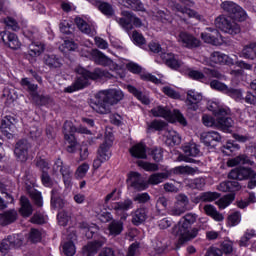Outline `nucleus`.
<instances>
[{"label": "nucleus", "mask_w": 256, "mask_h": 256, "mask_svg": "<svg viewBox=\"0 0 256 256\" xmlns=\"http://www.w3.org/2000/svg\"><path fill=\"white\" fill-rule=\"evenodd\" d=\"M124 97L123 91L117 89L102 90L96 94V102L91 103V108L100 115H109L111 106L117 105Z\"/></svg>", "instance_id": "1"}, {"label": "nucleus", "mask_w": 256, "mask_h": 256, "mask_svg": "<svg viewBox=\"0 0 256 256\" xmlns=\"http://www.w3.org/2000/svg\"><path fill=\"white\" fill-rule=\"evenodd\" d=\"M197 221V215L193 213H187L172 229V233L179 237L178 245H184L188 241L195 239L199 235V228H191Z\"/></svg>", "instance_id": "2"}, {"label": "nucleus", "mask_w": 256, "mask_h": 256, "mask_svg": "<svg viewBox=\"0 0 256 256\" xmlns=\"http://www.w3.org/2000/svg\"><path fill=\"white\" fill-rule=\"evenodd\" d=\"M77 78L73 86L66 88L67 93H73V91H79V89H83L89 85V79L92 81H97V79H111L113 75L105 70H101L100 68H96L93 72L88 71L83 67L76 68Z\"/></svg>", "instance_id": "3"}, {"label": "nucleus", "mask_w": 256, "mask_h": 256, "mask_svg": "<svg viewBox=\"0 0 256 256\" xmlns=\"http://www.w3.org/2000/svg\"><path fill=\"white\" fill-rule=\"evenodd\" d=\"M199 172V168H193L191 166H177L170 170V172H161L154 173L149 176L148 183L149 185H159V183H163L165 179H169L171 177V173L173 175H195V173Z\"/></svg>", "instance_id": "4"}, {"label": "nucleus", "mask_w": 256, "mask_h": 256, "mask_svg": "<svg viewBox=\"0 0 256 256\" xmlns=\"http://www.w3.org/2000/svg\"><path fill=\"white\" fill-rule=\"evenodd\" d=\"M228 178L233 179L234 181H247V179H250L247 185L248 189H255L256 187V173L251 168H234L229 172Z\"/></svg>", "instance_id": "5"}, {"label": "nucleus", "mask_w": 256, "mask_h": 256, "mask_svg": "<svg viewBox=\"0 0 256 256\" xmlns=\"http://www.w3.org/2000/svg\"><path fill=\"white\" fill-rule=\"evenodd\" d=\"M214 25L223 33H227L228 35H239L241 33V26L235 22V19L220 15L214 20Z\"/></svg>", "instance_id": "6"}, {"label": "nucleus", "mask_w": 256, "mask_h": 256, "mask_svg": "<svg viewBox=\"0 0 256 256\" xmlns=\"http://www.w3.org/2000/svg\"><path fill=\"white\" fill-rule=\"evenodd\" d=\"M77 131V128L74 127L73 122L66 121L63 125V133L65 141H68L67 151L68 153H75L79 149V144L73 135Z\"/></svg>", "instance_id": "7"}, {"label": "nucleus", "mask_w": 256, "mask_h": 256, "mask_svg": "<svg viewBox=\"0 0 256 256\" xmlns=\"http://www.w3.org/2000/svg\"><path fill=\"white\" fill-rule=\"evenodd\" d=\"M223 11L228 13V17L235 21H245L247 19V13L239 5L231 1H226L221 4Z\"/></svg>", "instance_id": "8"}, {"label": "nucleus", "mask_w": 256, "mask_h": 256, "mask_svg": "<svg viewBox=\"0 0 256 256\" xmlns=\"http://www.w3.org/2000/svg\"><path fill=\"white\" fill-rule=\"evenodd\" d=\"M121 15L122 17L116 18V21L125 31H131L133 25H135V27H141L143 25L141 19L134 16L132 12L122 11Z\"/></svg>", "instance_id": "9"}, {"label": "nucleus", "mask_w": 256, "mask_h": 256, "mask_svg": "<svg viewBox=\"0 0 256 256\" xmlns=\"http://www.w3.org/2000/svg\"><path fill=\"white\" fill-rule=\"evenodd\" d=\"M92 57L96 65H102V67H109L110 71H118L119 65L113 62L111 58L107 57L103 52L95 49L92 50Z\"/></svg>", "instance_id": "10"}, {"label": "nucleus", "mask_w": 256, "mask_h": 256, "mask_svg": "<svg viewBox=\"0 0 256 256\" xmlns=\"http://www.w3.org/2000/svg\"><path fill=\"white\" fill-rule=\"evenodd\" d=\"M178 41L186 49H198V47H201V40L188 32H180Z\"/></svg>", "instance_id": "11"}, {"label": "nucleus", "mask_w": 256, "mask_h": 256, "mask_svg": "<svg viewBox=\"0 0 256 256\" xmlns=\"http://www.w3.org/2000/svg\"><path fill=\"white\" fill-rule=\"evenodd\" d=\"M29 149H31V144L27 140H19L14 148V155L22 163H25L29 157Z\"/></svg>", "instance_id": "12"}, {"label": "nucleus", "mask_w": 256, "mask_h": 256, "mask_svg": "<svg viewBox=\"0 0 256 256\" xmlns=\"http://www.w3.org/2000/svg\"><path fill=\"white\" fill-rule=\"evenodd\" d=\"M228 111L225 108H219L218 110H214V114L217 117L216 125L220 127V129H229V127H233V119L227 117Z\"/></svg>", "instance_id": "13"}, {"label": "nucleus", "mask_w": 256, "mask_h": 256, "mask_svg": "<svg viewBox=\"0 0 256 256\" xmlns=\"http://www.w3.org/2000/svg\"><path fill=\"white\" fill-rule=\"evenodd\" d=\"M201 101H203V95L201 93L195 92L194 90L187 92L186 107L188 111H197Z\"/></svg>", "instance_id": "14"}, {"label": "nucleus", "mask_w": 256, "mask_h": 256, "mask_svg": "<svg viewBox=\"0 0 256 256\" xmlns=\"http://www.w3.org/2000/svg\"><path fill=\"white\" fill-rule=\"evenodd\" d=\"M201 39L204 43H209L210 45H221V33L215 28H206V32L201 34Z\"/></svg>", "instance_id": "15"}, {"label": "nucleus", "mask_w": 256, "mask_h": 256, "mask_svg": "<svg viewBox=\"0 0 256 256\" xmlns=\"http://www.w3.org/2000/svg\"><path fill=\"white\" fill-rule=\"evenodd\" d=\"M0 37L3 43L7 45V47H9L10 49H21V42L19 41L17 34L4 31L0 33Z\"/></svg>", "instance_id": "16"}, {"label": "nucleus", "mask_w": 256, "mask_h": 256, "mask_svg": "<svg viewBox=\"0 0 256 256\" xmlns=\"http://www.w3.org/2000/svg\"><path fill=\"white\" fill-rule=\"evenodd\" d=\"M126 182L128 187H132V189H136V191H143L146 188L145 181L138 172H130Z\"/></svg>", "instance_id": "17"}, {"label": "nucleus", "mask_w": 256, "mask_h": 256, "mask_svg": "<svg viewBox=\"0 0 256 256\" xmlns=\"http://www.w3.org/2000/svg\"><path fill=\"white\" fill-rule=\"evenodd\" d=\"M183 151L186 156H179V161L195 163V159L189 157H197V155H199V148L197 147V144H187L183 146Z\"/></svg>", "instance_id": "18"}, {"label": "nucleus", "mask_w": 256, "mask_h": 256, "mask_svg": "<svg viewBox=\"0 0 256 256\" xmlns=\"http://www.w3.org/2000/svg\"><path fill=\"white\" fill-rule=\"evenodd\" d=\"M42 61L48 69H61L63 67V58L55 54H45Z\"/></svg>", "instance_id": "19"}, {"label": "nucleus", "mask_w": 256, "mask_h": 256, "mask_svg": "<svg viewBox=\"0 0 256 256\" xmlns=\"http://www.w3.org/2000/svg\"><path fill=\"white\" fill-rule=\"evenodd\" d=\"M201 141L206 147H215L217 143H221V135L218 132H204L201 134Z\"/></svg>", "instance_id": "20"}, {"label": "nucleus", "mask_w": 256, "mask_h": 256, "mask_svg": "<svg viewBox=\"0 0 256 256\" xmlns=\"http://www.w3.org/2000/svg\"><path fill=\"white\" fill-rule=\"evenodd\" d=\"M15 123H17V120L13 116H6L2 120L0 129L6 137H11L15 132Z\"/></svg>", "instance_id": "21"}, {"label": "nucleus", "mask_w": 256, "mask_h": 256, "mask_svg": "<svg viewBox=\"0 0 256 256\" xmlns=\"http://www.w3.org/2000/svg\"><path fill=\"white\" fill-rule=\"evenodd\" d=\"M161 59L170 69H179L183 63L173 53H162Z\"/></svg>", "instance_id": "22"}, {"label": "nucleus", "mask_w": 256, "mask_h": 256, "mask_svg": "<svg viewBox=\"0 0 256 256\" xmlns=\"http://www.w3.org/2000/svg\"><path fill=\"white\" fill-rule=\"evenodd\" d=\"M210 61L216 65H233V60L221 52L212 53Z\"/></svg>", "instance_id": "23"}, {"label": "nucleus", "mask_w": 256, "mask_h": 256, "mask_svg": "<svg viewBox=\"0 0 256 256\" xmlns=\"http://www.w3.org/2000/svg\"><path fill=\"white\" fill-rule=\"evenodd\" d=\"M235 165H250L253 167L255 162L245 154H241L235 158L228 160L229 167H235Z\"/></svg>", "instance_id": "24"}, {"label": "nucleus", "mask_w": 256, "mask_h": 256, "mask_svg": "<svg viewBox=\"0 0 256 256\" xmlns=\"http://www.w3.org/2000/svg\"><path fill=\"white\" fill-rule=\"evenodd\" d=\"M55 167H60V173L64 179V184L66 186L71 185V168L69 166L63 165V161H61V159H58L55 162Z\"/></svg>", "instance_id": "25"}, {"label": "nucleus", "mask_w": 256, "mask_h": 256, "mask_svg": "<svg viewBox=\"0 0 256 256\" xmlns=\"http://www.w3.org/2000/svg\"><path fill=\"white\" fill-rule=\"evenodd\" d=\"M104 243L105 242L102 240L88 243L86 246L83 247L84 255H86V256L95 255V253H97L99 251V249H101V247H103Z\"/></svg>", "instance_id": "26"}, {"label": "nucleus", "mask_w": 256, "mask_h": 256, "mask_svg": "<svg viewBox=\"0 0 256 256\" xmlns=\"http://www.w3.org/2000/svg\"><path fill=\"white\" fill-rule=\"evenodd\" d=\"M109 147H111V141L105 140L98 148L97 156L100 157L102 161H109V159H111Z\"/></svg>", "instance_id": "27"}, {"label": "nucleus", "mask_w": 256, "mask_h": 256, "mask_svg": "<svg viewBox=\"0 0 256 256\" xmlns=\"http://www.w3.org/2000/svg\"><path fill=\"white\" fill-rule=\"evenodd\" d=\"M173 11L175 13H181V15H184V17H195L196 19H199V14L195 12V10H191L187 7H183L181 4L176 3L172 6Z\"/></svg>", "instance_id": "28"}, {"label": "nucleus", "mask_w": 256, "mask_h": 256, "mask_svg": "<svg viewBox=\"0 0 256 256\" xmlns=\"http://www.w3.org/2000/svg\"><path fill=\"white\" fill-rule=\"evenodd\" d=\"M147 219V209L138 208L136 211L132 213V223L133 225H141V223H145Z\"/></svg>", "instance_id": "29"}, {"label": "nucleus", "mask_w": 256, "mask_h": 256, "mask_svg": "<svg viewBox=\"0 0 256 256\" xmlns=\"http://www.w3.org/2000/svg\"><path fill=\"white\" fill-rule=\"evenodd\" d=\"M32 101L36 105L43 106V105H53V98L49 95H40L37 92L32 93Z\"/></svg>", "instance_id": "30"}, {"label": "nucleus", "mask_w": 256, "mask_h": 256, "mask_svg": "<svg viewBox=\"0 0 256 256\" xmlns=\"http://www.w3.org/2000/svg\"><path fill=\"white\" fill-rule=\"evenodd\" d=\"M45 52V44L41 42H32L29 45L28 55L30 57H39V55Z\"/></svg>", "instance_id": "31"}, {"label": "nucleus", "mask_w": 256, "mask_h": 256, "mask_svg": "<svg viewBox=\"0 0 256 256\" xmlns=\"http://www.w3.org/2000/svg\"><path fill=\"white\" fill-rule=\"evenodd\" d=\"M20 213L23 215V217H29L33 213V206H31V203L29 202V199L25 196H22L20 198Z\"/></svg>", "instance_id": "32"}, {"label": "nucleus", "mask_w": 256, "mask_h": 256, "mask_svg": "<svg viewBox=\"0 0 256 256\" xmlns=\"http://www.w3.org/2000/svg\"><path fill=\"white\" fill-rule=\"evenodd\" d=\"M15 221H17V212L15 210L6 211L1 214V225H11V223H15Z\"/></svg>", "instance_id": "33"}, {"label": "nucleus", "mask_w": 256, "mask_h": 256, "mask_svg": "<svg viewBox=\"0 0 256 256\" xmlns=\"http://www.w3.org/2000/svg\"><path fill=\"white\" fill-rule=\"evenodd\" d=\"M130 153L132 157H136L137 159H147V150L145 149V145L136 144L130 149Z\"/></svg>", "instance_id": "34"}, {"label": "nucleus", "mask_w": 256, "mask_h": 256, "mask_svg": "<svg viewBox=\"0 0 256 256\" xmlns=\"http://www.w3.org/2000/svg\"><path fill=\"white\" fill-rule=\"evenodd\" d=\"M108 229L110 235H112L113 237H117V235H121V233L123 232V222L119 220H113L109 224Z\"/></svg>", "instance_id": "35"}, {"label": "nucleus", "mask_w": 256, "mask_h": 256, "mask_svg": "<svg viewBox=\"0 0 256 256\" xmlns=\"http://www.w3.org/2000/svg\"><path fill=\"white\" fill-rule=\"evenodd\" d=\"M127 89L129 93H132L134 97H137V99L141 101V103H144V105H149L150 103L149 98L145 96L143 92H141L139 89L135 88V86L128 85Z\"/></svg>", "instance_id": "36"}, {"label": "nucleus", "mask_w": 256, "mask_h": 256, "mask_svg": "<svg viewBox=\"0 0 256 256\" xmlns=\"http://www.w3.org/2000/svg\"><path fill=\"white\" fill-rule=\"evenodd\" d=\"M244 59H255L256 57V43L245 46L240 54Z\"/></svg>", "instance_id": "37"}, {"label": "nucleus", "mask_w": 256, "mask_h": 256, "mask_svg": "<svg viewBox=\"0 0 256 256\" xmlns=\"http://www.w3.org/2000/svg\"><path fill=\"white\" fill-rule=\"evenodd\" d=\"M204 211L206 215L212 217V219H214L215 221H223L224 219L223 214L219 213L217 209H215L211 204L205 205Z\"/></svg>", "instance_id": "38"}, {"label": "nucleus", "mask_w": 256, "mask_h": 256, "mask_svg": "<svg viewBox=\"0 0 256 256\" xmlns=\"http://www.w3.org/2000/svg\"><path fill=\"white\" fill-rule=\"evenodd\" d=\"M164 135L169 145H181V136L175 130H168Z\"/></svg>", "instance_id": "39"}, {"label": "nucleus", "mask_w": 256, "mask_h": 256, "mask_svg": "<svg viewBox=\"0 0 256 256\" xmlns=\"http://www.w3.org/2000/svg\"><path fill=\"white\" fill-rule=\"evenodd\" d=\"M112 209L114 211H129V209H133V200L126 199L122 202H116L112 205Z\"/></svg>", "instance_id": "40"}, {"label": "nucleus", "mask_w": 256, "mask_h": 256, "mask_svg": "<svg viewBox=\"0 0 256 256\" xmlns=\"http://www.w3.org/2000/svg\"><path fill=\"white\" fill-rule=\"evenodd\" d=\"M0 191L3 195H5L6 202L3 200L2 197H0V210L7 209V203H13V197L7 193V189H5V186L0 183Z\"/></svg>", "instance_id": "41"}, {"label": "nucleus", "mask_w": 256, "mask_h": 256, "mask_svg": "<svg viewBox=\"0 0 256 256\" xmlns=\"http://www.w3.org/2000/svg\"><path fill=\"white\" fill-rule=\"evenodd\" d=\"M75 23L82 33H85L86 35H91V33H93L91 26H89V24H87L81 17H76Z\"/></svg>", "instance_id": "42"}, {"label": "nucleus", "mask_w": 256, "mask_h": 256, "mask_svg": "<svg viewBox=\"0 0 256 256\" xmlns=\"http://www.w3.org/2000/svg\"><path fill=\"white\" fill-rule=\"evenodd\" d=\"M233 201H235V194L230 193L222 198H220L216 204L218 205V207H220V209H225V207H229V205H231V203H233Z\"/></svg>", "instance_id": "43"}, {"label": "nucleus", "mask_w": 256, "mask_h": 256, "mask_svg": "<svg viewBox=\"0 0 256 256\" xmlns=\"http://www.w3.org/2000/svg\"><path fill=\"white\" fill-rule=\"evenodd\" d=\"M151 113L154 117H163L167 119V117H171V111L165 107L158 106L151 110Z\"/></svg>", "instance_id": "44"}, {"label": "nucleus", "mask_w": 256, "mask_h": 256, "mask_svg": "<svg viewBox=\"0 0 256 256\" xmlns=\"http://www.w3.org/2000/svg\"><path fill=\"white\" fill-rule=\"evenodd\" d=\"M186 211L187 210H185V207H182L179 205V203L175 202L174 205L168 209V214L172 215L173 217H181V215H183V213Z\"/></svg>", "instance_id": "45"}, {"label": "nucleus", "mask_w": 256, "mask_h": 256, "mask_svg": "<svg viewBox=\"0 0 256 256\" xmlns=\"http://www.w3.org/2000/svg\"><path fill=\"white\" fill-rule=\"evenodd\" d=\"M127 7L133 11H145V6L141 0H125Z\"/></svg>", "instance_id": "46"}, {"label": "nucleus", "mask_w": 256, "mask_h": 256, "mask_svg": "<svg viewBox=\"0 0 256 256\" xmlns=\"http://www.w3.org/2000/svg\"><path fill=\"white\" fill-rule=\"evenodd\" d=\"M210 87L212 89H215L216 91H220L221 93H227V90L229 89V87L223 83V82H220L219 80H212L210 82Z\"/></svg>", "instance_id": "47"}, {"label": "nucleus", "mask_w": 256, "mask_h": 256, "mask_svg": "<svg viewBox=\"0 0 256 256\" xmlns=\"http://www.w3.org/2000/svg\"><path fill=\"white\" fill-rule=\"evenodd\" d=\"M170 201L165 196H161L156 201V209L158 213H161V211H165L169 205Z\"/></svg>", "instance_id": "48"}, {"label": "nucleus", "mask_w": 256, "mask_h": 256, "mask_svg": "<svg viewBox=\"0 0 256 256\" xmlns=\"http://www.w3.org/2000/svg\"><path fill=\"white\" fill-rule=\"evenodd\" d=\"M58 224L61 225V227H66V225L71 221V216L69 213L65 211H61L57 215Z\"/></svg>", "instance_id": "49"}, {"label": "nucleus", "mask_w": 256, "mask_h": 256, "mask_svg": "<svg viewBox=\"0 0 256 256\" xmlns=\"http://www.w3.org/2000/svg\"><path fill=\"white\" fill-rule=\"evenodd\" d=\"M187 187L190 189H203L205 187V179L195 178L187 184Z\"/></svg>", "instance_id": "50"}, {"label": "nucleus", "mask_w": 256, "mask_h": 256, "mask_svg": "<svg viewBox=\"0 0 256 256\" xmlns=\"http://www.w3.org/2000/svg\"><path fill=\"white\" fill-rule=\"evenodd\" d=\"M62 251L66 256L75 255V244L72 241L65 242L62 246Z\"/></svg>", "instance_id": "51"}, {"label": "nucleus", "mask_w": 256, "mask_h": 256, "mask_svg": "<svg viewBox=\"0 0 256 256\" xmlns=\"http://www.w3.org/2000/svg\"><path fill=\"white\" fill-rule=\"evenodd\" d=\"M203 72L205 73V75H208V77H214L215 79H220V80L225 79V75H223L217 69L204 68Z\"/></svg>", "instance_id": "52"}, {"label": "nucleus", "mask_w": 256, "mask_h": 256, "mask_svg": "<svg viewBox=\"0 0 256 256\" xmlns=\"http://www.w3.org/2000/svg\"><path fill=\"white\" fill-rule=\"evenodd\" d=\"M216 199H219V194L216 192H203L201 193V200L204 203H209L211 201H215Z\"/></svg>", "instance_id": "53"}, {"label": "nucleus", "mask_w": 256, "mask_h": 256, "mask_svg": "<svg viewBox=\"0 0 256 256\" xmlns=\"http://www.w3.org/2000/svg\"><path fill=\"white\" fill-rule=\"evenodd\" d=\"M7 239L9 241L10 247L12 248L21 247V245H23V240L21 239V236H19V234L10 235Z\"/></svg>", "instance_id": "54"}, {"label": "nucleus", "mask_w": 256, "mask_h": 256, "mask_svg": "<svg viewBox=\"0 0 256 256\" xmlns=\"http://www.w3.org/2000/svg\"><path fill=\"white\" fill-rule=\"evenodd\" d=\"M175 199L178 205H181V207H184L186 211L188 210L187 207H189V197H187V195L180 193L175 197Z\"/></svg>", "instance_id": "55"}, {"label": "nucleus", "mask_w": 256, "mask_h": 256, "mask_svg": "<svg viewBox=\"0 0 256 256\" xmlns=\"http://www.w3.org/2000/svg\"><path fill=\"white\" fill-rule=\"evenodd\" d=\"M148 129H155V131H163L165 127L167 126V123L161 121V120H154L150 123H147Z\"/></svg>", "instance_id": "56"}, {"label": "nucleus", "mask_w": 256, "mask_h": 256, "mask_svg": "<svg viewBox=\"0 0 256 256\" xmlns=\"http://www.w3.org/2000/svg\"><path fill=\"white\" fill-rule=\"evenodd\" d=\"M225 95L232 97L235 101H241V99H243V93H241V90L235 88H228Z\"/></svg>", "instance_id": "57"}, {"label": "nucleus", "mask_w": 256, "mask_h": 256, "mask_svg": "<svg viewBox=\"0 0 256 256\" xmlns=\"http://www.w3.org/2000/svg\"><path fill=\"white\" fill-rule=\"evenodd\" d=\"M87 171H89V164L87 163H83L82 165H80L76 172H75V177L77 179H83V177H85V175H87Z\"/></svg>", "instance_id": "58"}, {"label": "nucleus", "mask_w": 256, "mask_h": 256, "mask_svg": "<svg viewBox=\"0 0 256 256\" xmlns=\"http://www.w3.org/2000/svg\"><path fill=\"white\" fill-rule=\"evenodd\" d=\"M3 23L6 24L8 29H12V31H19V24L17 23L16 19L12 17H6L4 18Z\"/></svg>", "instance_id": "59"}, {"label": "nucleus", "mask_w": 256, "mask_h": 256, "mask_svg": "<svg viewBox=\"0 0 256 256\" xmlns=\"http://www.w3.org/2000/svg\"><path fill=\"white\" fill-rule=\"evenodd\" d=\"M139 167H142L145 171H159V165L155 163L138 161Z\"/></svg>", "instance_id": "60"}, {"label": "nucleus", "mask_w": 256, "mask_h": 256, "mask_svg": "<svg viewBox=\"0 0 256 256\" xmlns=\"http://www.w3.org/2000/svg\"><path fill=\"white\" fill-rule=\"evenodd\" d=\"M99 9L101 11V13H103L104 15H107V17H111L113 16L114 10L113 7L107 3V2H103L99 5Z\"/></svg>", "instance_id": "61"}, {"label": "nucleus", "mask_w": 256, "mask_h": 256, "mask_svg": "<svg viewBox=\"0 0 256 256\" xmlns=\"http://www.w3.org/2000/svg\"><path fill=\"white\" fill-rule=\"evenodd\" d=\"M21 85L24 89H27V91L31 92V95L37 91V85L31 83L29 81V78H24L21 80Z\"/></svg>", "instance_id": "62"}, {"label": "nucleus", "mask_w": 256, "mask_h": 256, "mask_svg": "<svg viewBox=\"0 0 256 256\" xmlns=\"http://www.w3.org/2000/svg\"><path fill=\"white\" fill-rule=\"evenodd\" d=\"M153 17L159 19V21H167L169 14L163 10H159V8H154L152 10Z\"/></svg>", "instance_id": "63"}, {"label": "nucleus", "mask_w": 256, "mask_h": 256, "mask_svg": "<svg viewBox=\"0 0 256 256\" xmlns=\"http://www.w3.org/2000/svg\"><path fill=\"white\" fill-rule=\"evenodd\" d=\"M139 242L132 243L129 248L126 256H139Z\"/></svg>", "instance_id": "64"}]
</instances>
